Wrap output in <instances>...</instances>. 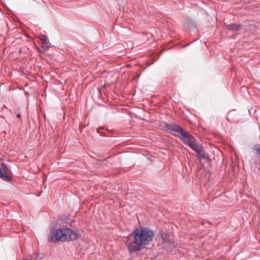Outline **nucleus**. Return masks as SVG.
I'll return each instance as SVG.
<instances>
[{
	"mask_svg": "<svg viewBox=\"0 0 260 260\" xmlns=\"http://www.w3.org/2000/svg\"><path fill=\"white\" fill-rule=\"evenodd\" d=\"M167 127L173 135L179 138L184 143L188 145L196 152L201 149V146L196 143L195 139L180 126L171 123L168 124Z\"/></svg>",
	"mask_w": 260,
	"mask_h": 260,
	"instance_id": "nucleus-3",
	"label": "nucleus"
},
{
	"mask_svg": "<svg viewBox=\"0 0 260 260\" xmlns=\"http://www.w3.org/2000/svg\"><path fill=\"white\" fill-rule=\"evenodd\" d=\"M80 236V234L78 231H74L69 228H60L51 233L48 237V241L51 242L73 241Z\"/></svg>",
	"mask_w": 260,
	"mask_h": 260,
	"instance_id": "nucleus-4",
	"label": "nucleus"
},
{
	"mask_svg": "<svg viewBox=\"0 0 260 260\" xmlns=\"http://www.w3.org/2000/svg\"><path fill=\"white\" fill-rule=\"evenodd\" d=\"M257 152L260 154V146H259L257 150Z\"/></svg>",
	"mask_w": 260,
	"mask_h": 260,
	"instance_id": "nucleus-10",
	"label": "nucleus"
},
{
	"mask_svg": "<svg viewBox=\"0 0 260 260\" xmlns=\"http://www.w3.org/2000/svg\"><path fill=\"white\" fill-rule=\"evenodd\" d=\"M8 170L6 166L3 167V169L0 168V178L4 180L9 181L11 180V177L7 172Z\"/></svg>",
	"mask_w": 260,
	"mask_h": 260,
	"instance_id": "nucleus-5",
	"label": "nucleus"
},
{
	"mask_svg": "<svg viewBox=\"0 0 260 260\" xmlns=\"http://www.w3.org/2000/svg\"><path fill=\"white\" fill-rule=\"evenodd\" d=\"M240 28V26L239 25H236V24H232L229 25V30H237Z\"/></svg>",
	"mask_w": 260,
	"mask_h": 260,
	"instance_id": "nucleus-6",
	"label": "nucleus"
},
{
	"mask_svg": "<svg viewBox=\"0 0 260 260\" xmlns=\"http://www.w3.org/2000/svg\"><path fill=\"white\" fill-rule=\"evenodd\" d=\"M197 154H198V157L199 159H201L202 158H205V154L203 153L202 149L200 150H199V151L197 152Z\"/></svg>",
	"mask_w": 260,
	"mask_h": 260,
	"instance_id": "nucleus-8",
	"label": "nucleus"
},
{
	"mask_svg": "<svg viewBox=\"0 0 260 260\" xmlns=\"http://www.w3.org/2000/svg\"><path fill=\"white\" fill-rule=\"evenodd\" d=\"M49 45L50 43L48 41H46L45 42H42V48L44 49V50H47L50 47Z\"/></svg>",
	"mask_w": 260,
	"mask_h": 260,
	"instance_id": "nucleus-7",
	"label": "nucleus"
},
{
	"mask_svg": "<svg viewBox=\"0 0 260 260\" xmlns=\"http://www.w3.org/2000/svg\"><path fill=\"white\" fill-rule=\"evenodd\" d=\"M98 133L100 134V135L101 136H103V133L102 132V133H100V132L99 131H98Z\"/></svg>",
	"mask_w": 260,
	"mask_h": 260,
	"instance_id": "nucleus-12",
	"label": "nucleus"
},
{
	"mask_svg": "<svg viewBox=\"0 0 260 260\" xmlns=\"http://www.w3.org/2000/svg\"><path fill=\"white\" fill-rule=\"evenodd\" d=\"M154 236V232L149 228L140 227L131 233L128 238L127 248L131 253L140 251L151 242Z\"/></svg>",
	"mask_w": 260,
	"mask_h": 260,
	"instance_id": "nucleus-1",
	"label": "nucleus"
},
{
	"mask_svg": "<svg viewBox=\"0 0 260 260\" xmlns=\"http://www.w3.org/2000/svg\"><path fill=\"white\" fill-rule=\"evenodd\" d=\"M17 117L18 118H20V117H21V115L19 113H18L17 114Z\"/></svg>",
	"mask_w": 260,
	"mask_h": 260,
	"instance_id": "nucleus-11",
	"label": "nucleus"
},
{
	"mask_svg": "<svg viewBox=\"0 0 260 260\" xmlns=\"http://www.w3.org/2000/svg\"><path fill=\"white\" fill-rule=\"evenodd\" d=\"M167 127L173 135L179 138L184 143L188 145L196 152L201 149V146L196 143L195 139L180 126L171 123L168 124Z\"/></svg>",
	"mask_w": 260,
	"mask_h": 260,
	"instance_id": "nucleus-2",
	"label": "nucleus"
},
{
	"mask_svg": "<svg viewBox=\"0 0 260 260\" xmlns=\"http://www.w3.org/2000/svg\"><path fill=\"white\" fill-rule=\"evenodd\" d=\"M39 38L41 41L42 43L47 41V38L45 35H42L39 37Z\"/></svg>",
	"mask_w": 260,
	"mask_h": 260,
	"instance_id": "nucleus-9",
	"label": "nucleus"
}]
</instances>
